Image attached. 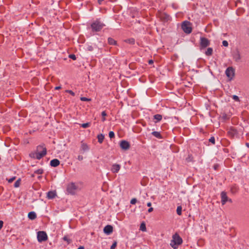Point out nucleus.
<instances>
[{"label": "nucleus", "mask_w": 249, "mask_h": 249, "mask_svg": "<svg viewBox=\"0 0 249 249\" xmlns=\"http://www.w3.org/2000/svg\"><path fill=\"white\" fill-rule=\"evenodd\" d=\"M104 138H105L104 135H103L102 134H99L97 136L98 142L100 143H102L103 142Z\"/></svg>", "instance_id": "nucleus-17"}, {"label": "nucleus", "mask_w": 249, "mask_h": 249, "mask_svg": "<svg viewBox=\"0 0 249 249\" xmlns=\"http://www.w3.org/2000/svg\"><path fill=\"white\" fill-rule=\"evenodd\" d=\"M162 115L159 114H156L154 116V119L157 120V121L155 122L156 123L160 121L162 119Z\"/></svg>", "instance_id": "nucleus-19"}, {"label": "nucleus", "mask_w": 249, "mask_h": 249, "mask_svg": "<svg viewBox=\"0 0 249 249\" xmlns=\"http://www.w3.org/2000/svg\"><path fill=\"white\" fill-rule=\"evenodd\" d=\"M209 141L211 142L212 143H213V144H215V138L214 137H211L209 140Z\"/></svg>", "instance_id": "nucleus-29"}, {"label": "nucleus", "mask_w": 249, "mask_h": 249, "mask_svg": "<svg viewBox=\"0 0 249 249\" xmlns=\"http://www.w3.org/2000/svg\"><path fill=\"white\" fill-rule=\"evenodd\" d=\"M80 189L78 185L73 182L69 183L67 187V192L71 195L76 194V192L80 190Z\"/></svg>", "instance_id": "nucleus-4"}, {"label": "nucleus", "mask_w": 249, "mask_h": 249, "mask_svg": "<svg viewBox=\"0 0 249 249\" xmlns=\"http://www.w3.org/2000/svg\"><path fill=\"white\" fill-rule=\"evenodd\" d=\"M147 206L148 207H150V206H151V202H148V203H147Z\"/></svg>", "instance_id": "nucleus-45"}, {"label": "nucleus", "mask_w": 249, "mask_h": 249, "mask_svg": "<svg viewBox=\"0 0 249 249\" xmlns=\"http://www.w3.org/2000/svg\"><path fill=\"white\" fill-rule=\"evenodd\" d=\"M236 191V187H233L231 188V191L232 193L235 192Z\"/></svg>", "instance_id": "nucleus-40"}, {"label": "nucleus", "mask_w": 249, "mask_h": 249, "mask_svg": "<svg viewBox=\"0 0 249 249\" xmlns=\"http://www.w3.org/2000/svg\"><path fill=\"white\" fill-rule=\"evenodd\" d=\"M61 88V87L60 86H57V87H55L54 89L55 90H58V89H60Z\"/></svg>", "instance_id": "nucleus-44"}, {"label": "nucleus", "mask_w": 249, "mask_h": 249, "mask_svg": "<svg viewBox=\"0 0 249 249\" xmlns=\"http://www.w3.org/2000/svg\"><path fill=\"white\" fill-rule=\"evenodd\" d=\"M125 41L129 44H133L135 42V40L133 38H130L126 40Z\"/></svg>", "instance_id": "nucleus-26"}, {"label": "nucleus", "mask_w": 249, "mask_h": 249, "mask_svg": "<svg viewBox=\"0 0 249 249\" xmlns=\"http://www.w3.org/2000/svg\"><path fill=\"white\" fill-rule=\"evenodd\" d=\"M246 145L249 147V143H246Z\"/></svg>", "instance_id": "nucleus-50"}, {"label": "nucleus", "mask_w": 249, "mask_h": 249, "mask_svg": "<svg viewBox=\"0 0 249 249\" xmlns=\"http://www.w3.org/2000/svg\"><path fill=\"white\" fill-rule=\"evenodd\" d=\"M89 125H90V124L89 123H87L82 124L81 126L82 127H83L84 128H86L89 127Z\"/></svg>", "instance_id": "nucleus-27"}, {"label": "nucleus", "mask_w": 249, "mask_h": 249, "mask_svg": "<svg viewBox=\"0 0 249 249\" xmlns=\"http://www.w3.org/2000/svg\"><path fill=\"white\" fill-rule=\"evenodd\" d=\"M77 249H84V248L82 246L80 247Z\"/></svg>", "instance_id": "nucleus-49"}, {"label": "nucleus", "mask_w": 249, "mask_h": 249, "mask_svg": "<svg viewBox=\"0 0 249 249\" xmlns=\"http://www.w3.org/2000/svg\"><path fill=\"white\" fill-rule=\"evenodd\" d=\"M63 239H64L65 241H68L67 237H66V236L64 237Z\"/></svg>", "instance_id": "nucleus-47"}, {"label": "nucleus", "mask_w": 249, "mask_h": 249, "mask_svg": "<svg viewBox=\"0 0 249 249\" xmlns=\"http://www.w3.org/2000/svg\"><path fill=\"white\" fill-rule=\"evenodd\" d=\"M104 232L106 234L109 235L113 232V227L110 225L106 226L104 228Z\"/></svg>", "instance_id": "nucleus-12"}, {"label": "nucleus", "mask_w": 249, "mask_h": 249, "mask_svg": "<svg viewBox=\"0 0 249 249\" xmlns=\"http://www.w3.org/2000/svg\"><path fill=\"white\" fill-rule=\"evenodd\" d=\"M183 31L187 34H190L192 32V28L190 26V23L189 21H185L182 24Z\"/></svg>", "instance_id": "nucleus-6"}, {"label": "nucleus", "mask_w": 249, "mask_h": 249, "mask_svg": "<svg viewBox=\"0 0 249 249\" xmlns=\"http://www.w3.org/2000/svg\"><path fill=\"white\" fill-rule=\"evenodd\" d=\"M3 221L0 220V230H1V229L2 228V227L3 226Z\"/></svg>", "instance_id": "nucleus-41"}, {"label": "nucleus", "mask_w": 249, "mask_h": 249, "mask_svg": "<svg viewBox=\"0 0 249 249\" xmlns=\"http://www.w3.org/2000/svg\"><path fill=\"white\" fill-rule=\"evenodd\" d=\"M189 160H190V159H188V160H187L188 161H190Z\"/></svg>", "instance_id": "nucleus-51"}, {"label": "nucleus", "mask_w": 249, "mask_h": 249, "mask_svg": "<svg viewBox=\"0 0 249 249\" xmlns=\"http://www.w3.org/2000/svg\"><path fill=\"white\" fill-rule=\"evenodd\" d=\"M77 159H78L79 160H83V156H82L79 155V156H78Z\"/></svg>", "instance_id": "nucleus-39"}, {"label": "nucleus", "mask_w": 249, "mask_h": 249, "mask_svg": "<svg viewBox=\"0 0 249 249\" xmlns=\"http://www.w3.org/2000/svg\"><path fill=\"white\" fill-rule=\"evenodd\" d=\"M108 43L110 45H115L116 44V41L111 37H109L108 38Z\"/></svg>", "instance_id": "nucleus-22"}, {"label": "nucleus", "mask_w": 249, "mask_h": 249, "mask_svg": "<svg viewBox=\"0 0 249 249\" xmlns=\"http://www.w3.org/2000/svg\"><path fill=\"white\" fill-rule=\"evenodd\" d=\"M221 203L223 205H225V203L228 201L231 202V199H228V197L227 196V194L225 192H222L221 193Z\"/></svg>", "instance_id": "nucleus-9"}, {"label": "nucleus", "mask_w": 249, "mask_h": 249, "mask_svg": "<svg viewBox=\"0 0 249 249\" xmlns=\"http://www.w3.org/2000/svg\"><path fill=\"white\" fill-rule=\"evenodd\" d=\"M137 199L135 198H132L130 201V203L131 204H135L137 202Z\"/></svg>", "instance_id": "nucleus-33"}, {"label": "nucleus", "mask_w": 249, "mask_h": 249, "mask_svg": "<svg viewBox=\"0 0 249 249\" xmlns=\"http://www.w3.org/2000/svg\"><path fill=\"white\" fill-rule=\"evenodd\" d=\"M210 41L206 38L204 37H200V45L201 49L205 48L210 45Z\"/></svg>", "instance_id": "nucleus-8"}, {"label": "nucleus", "mask_w": 249, "mask_h": 249, "mask_svg": "<svg viewBox=\"0 0 249 249\" xmlns=\"http://www.w3.org/2000/svg\"><path fill=\"white\" fill-rule=\"evenodd\" d=\"M182 212V207L181 206H178L177 209V213L178 215H181Z\"/></svg>", "instance_id": "nucleus-24"}, {"label": "nucleus", "mask_w": 249, "mask_h": 249, "mask_svg": "<svg viewBox=\"0 0 249 249\" xmlns=\"http://www.w3.org/2000/svg\"><path fill=\"white\" fill-rule=\"evenodd\" d=\"M66 92H68L69 93H70V94H71V95L72 96H74L75 95V93L74 92H73L72 90H66Z\"/></svg>", "instance_id": "nucleus-34"}, {"label": "nucleus", "mask_w": 249, "mask_h": 249, "mask_svg": "<svg viewBox=\"0 0 249 249\" xmlns=\"http://www.w3.org/2000/svg\"><path fill=\"white\" fill-rule=\"evenodd\" d=\"M117 245L116 242H114L111 246L110 249H114Z\"/></svg>", "instance_id": "nucleus-37"}, {"label": "nucleus", "mask_w": 249, "mask_h": 249, "mask_svg": "<svg viewBox=\"0 0 249 249\" xmlns=\"http://www.w3.org/2000/svg\"><path fill=\"white\" fill-rule=\"evenodd\" d=\"M20 184V179H18V180H17L15 183H14V187H18L19 186V185Z\"/></svg>", "instance_id": "nucleus-28"}, {"label": "nucleus", "mask_w": 249, "mask_h": 249, "mask_svg": "<svg viewBox=\"0 0 249 249\" xmlns=\"http://www.w3.org/2000/svg\"><path fill=\"white\" fill-rule=\"evenodd\" d=\"M153 211V208H152V207H150V208L148 209V213H151L152 212V211Z\"/></svg>", "instance_id": "nucleus-43"}, {"label": "nucleus", "mask_w": 249, "mask_h": 249, "mask_svg": "<svg viewBox=\"0 0 249 249\" xmlns=\"http://www.w3.org/2000/svg\"><path fill=\"white\" fill-rule=\"evenodd\" d=\"M105 26L100 19L94 20L90 25L91 30L93 32H100Z\"/></svg>", "instance_id": "nucleus-3"}, {"label": "nucleus", "mask_w": 249, "mask_h": 249, "mask_svg": "<svg viewBox=\"0 0 249 249\" xmlns=\"http://www.w3.org/2000/svg\"><path fill=\"white\" fill-rule=\"evenodd\" d=\"M213 50L212 48H208L207 51L205 52V54L207 56H210L212 54Z\"/></svg>", "instance_id": "nucleus-20"}, {"label": "nucleus", "mask_w": 249, "mask_h": 249, "mask_svg": "<svg viewBox=\"0 0 249 249\" xmlns=\"http://www.w3.org/2000/svg\"><path fill=\"white\" fill-rule=\"evenodd\" d=\"M47 153V149L44 145H40L37 146L36 151L31 152L29 156L31 158L40 160L45 156Z\"/></svg>", "instance_id": "nucleus-1"}, {"label": "nucleus", "mask_w": 249, "mask_h": 249, "mask_svg": "<svg viewBox=\"0 0 249 249\" xmlns=\"http://www.w3.org/2000/svg\"><path fill=\"white\" fill-rule=\"evenodd\" d=\"M225 74L229 81H231L235 76V69L232 67H228L225 71Z\"/></svg>", "instance_id": "nucleus-5"}, {"label": "nucleus", "mask_w": 249, "mask_h": 249, "mask_svg": "<svg viewBox=\"0 0 249 249\" xmlns=\"http://www.w3.org/2000/svg\"><path fill=\"white\" fill-rule=\"evenodd\" d=\"M109 137L110 138H113L115 137V134H114V133L113 132V131H110L109 132Z\"/></svg>", "instance_id": "nucleus-32"}, {"label": "nucleus", "mask_w": 249, "mask_h": 249, "mask_svg": "<svg viewBox=\"0 0 249 249\" xmlns=\"http://www.w3.org/2000/svg\"><path fill=\"white\" fill-rule=\"evenodd\" d=\"M56 193L53 191H49L48 192L47 197L48 199H53L56 196Z\"/></svg>", "instance_id": "nucleus-15"}, {"label": "nucleus", "mask_w": 249, "mask_h": 249, "mask_svg": "<svg viewBox=\"0 0 249 249\" xmlns=\"http://www.w3.org/2000/svg\"><path fill=\"white\" fill-rule=\"evenodd\" d=\"M36 217V214L34 212H31L28 213V218L31 220H34Z\"/></svg>", "instance_id": "nucleus-16"}, {"label": "nucleus", "mask_w": 249, "mask_h": 249, "mask_svg": "<svg viewBox=\"0 0 249 249\" xmlns=\"http://www.w3.org/2000/svg\"><path fill=\"white\" fill-rule=\"evenodd\" d=\"M232 98L235 101H239V97L236 95H233Z\"/></svg>", "instance_id": "nucleus-38"}, {"label": "nucleus", "mask_w": 249, "mask_h": 249, "mask_svg": "<svg viewBox=\"0 0 249 249\" xmlns=\"http://www.w3.org/2000/svg\"><path fill=\"white\" fill-rule=\"evenodd\" d=\"M189 160H190V159H188V160H187L188 161H190Z\"/></svg>", "instance_id": "nucleus-52"}, {"label": "nucleus", "mask_w": 249, "mask_h": 249, "mask_svg": "<svg viewBox=\"0 0 249 249\" xmlns=\"http://www.w3.org/2000/svg\"><path fill=\"white\" fill-rule=\"evenodd\" d=\"M60 164V161L58 160L55 159L51 160L50 165L52 167H57Z\"/></svg>", "instance_id": "nucleus-14"}, {"label": "nucleus", "mask_w": 249, "mask_h": 249, "mask_svg": "<svg viewBox=\"0 0 249 249\" xmlns=\"http://www.w3.org/2000/svg\"><path fill=\"white\" fill-rule=\"evenodd\" d=\"M37 238L39 242H42L46 241L48 236L46 233L44 231H39L37 232Z\"/></svg>", "instance_id": "nucleus-7"}, {"label": "nucleus", "mask_w": 249, "mask_h": 249, "mask_svg": "<svg viewBox=\"0 0 249 249\" xmlns=\"http://www.w3.org/2000/svg\"><path fill=\"white\" fill-rule=\"evenodd\" d=\"M35 173H36V174L40 175V174H42L43 173V170L42 169H38L35 172Z\"/></svg>", "instance_id": "nucleus-31"}, {"label": "nucleus", "mask_w": 249, "mask_h": 249, "mask_svg": "<svg viewBox=\"0 0 249 249\" xmlns=\"http://www.w3.org/2000/svg\"><path fill=\"white\" fill-rule=\"evenodd\" d=\"M80 100L82 101H90L91 100V99L85 97H82L80 98Z\"/></svg>", "instance_id": "nucleus-30"}, {"label": "nucleus", "mask_w": 249, "mask_h": 249, "mask_svg": "<svg viewBox=\"0 0 249 249\" xmlns=\"http://www.w3.org/2000/svg\"><path fill=\"white\" fill-rule=\"evenodd\" d=\"M153 63V61L152 60H149V64H152Z\"/></svg>", "instance_id": "nucleus-46"}, {"label": "nucleus", "mask_w": 249, "mask_h": 249, "mask_svg": "<svg viewBox=\"0 0 249 249\" xmlns=\"http://www.w3.org/2000/svg\"><path fill=\"white\" fill-rule=\"evenodd\" d=\"M232 56L233 59L236 62H239L241 60V56L240 55V53L238 50H236L234 51L232 53Z\"/></svg>", "instance_id": "nucleus-10"}, {"label": "nucleus", "mask_w": 249, "mask_h": 249, "mask_svg": "<svg viewBox=\"0 0 249 249\" xmlns=\"http://www.w3.org/2000/svg\"><path fill=\"white\" fill-rule=\"evenodd\" d=\"M120 168H121L120 165H119L118 164L115 163L112 165V167L111 168V171L113 173H116L119 171V170H120Z\"/></svg>", "instance_id": "nucleus-13"}, {"label": "nucleus", "mask_w": 249, "mask_h": 249, "mask_svg": "<svg viewBox=\"0 0 249 249\" xmlns=\"http://www.w3.org/2000/svg\"><path fill=\"white\" fill-rule=\"evenodd\" d=\"M182 242L183 240L181 237L176 233L172 236V239L171 240L170 245L173 249H177Z\"/></svg>", "instance_id": "nucleus-2"}, {"label": "nucleus", "mask_w": 249, "mask_h": 249, "mask_svg": "<svg viewBox=\"0 0 249 249\" xmlns=\"http://www.w3.org/2000/svg\"><path fill=\"white\" fill-rule=\"evenodd\" d=\"M101 115L102 116V120L103 122H104L106 120L105 117L107 115V114L105 111H102Z\"/></svg>", "instance_id": "nucleus-25"}, {"label": "nucleus", "mask_w": 249, "mask_h": 249, "mask_svg": "<svg viewBox=\"0 0 249 249\" xmlns=\"http://www.w3.org/2000/svg\"><path fill=\"white\" fill-rule=\"evenodd\" d=\"M152 135H153L154 137L158 138V139H161L162 138L161 134H160V133L159 132L153 131V132H152Z\"/></svg>", "instance_id": "nucleus-18"}, {"label": "nucleus", "mask_w": 249, "mask_h": 249, "mask_svg": "<svg viewBox=\"0 0 249 249\" xmlns=\"http://www.w3.org/2000/svg\"><path fill=\"white\" fill-rule=\"evenodd\" d=\"M15 179V178H11L8 180V182L10 183H11L13 181V180Z\"/></svg>", "instance_id": "nucleus-42"}, {"label": "nucleus", "mask_w": 249, "mask_h": 249, "mask_svg": "<svg viewBox=\"0 0 249 249\" xmlns=\"http://www.w3.org/2000/svg\"><path fill=\"white\" fill-rule=\"evenodd\" d=\"M81 149L84 151H86L88 150L89 148L87 144L83 143L81 144Z\"/></svg>", "instance_id": "nucleus-21"}, {"label": "nucleus", "mask_w": 249, "mask_h": 249, "mask_svg": "<svg viewBox=\"0 0 249 249\" xmlns=\"http://www.w3.org/2000/svg\"><path fill=\"white\" fill-rule=\"evenodd\" d=\"M120 146L122 149L128 150L130 148L129 143L125 140H122L120 142Z\"/></svg>", "instance_id": "nucleus-11"}, {"label": "nucleus", "mask_w": 249, "mask_h": 249, "mask_svg": "<svg viewBox=\"0 0 249 249\" xmlns=\"http://www.w3.org/2000/svg\"><path fill=\"white\" fill-rule=\"evenodd\" d=\"M140 229V230H141V231H146V228L145 224L144 223H142L141 224Z\"/></svg>", "instance_id": "nucleus-23"}, {"label": "nucleus", "mask_w": 249, "mask_h": 249, "mask_svg": "<svg viewBox=\"0 0 249 249\" xmlns=\"http://www.w3.org/2000/svg\"><path fill=\"white\" fill-rule=\"evenodd\" d=\"M103 0H98V1L99 4H101Z\"/></svg>", "instance_id": "nucleus-48"}, {"label": "nucleus", "mask_w": 249, "mask_h": 249, "mask_svg": "<svg viewBox=\"0 0 249 249\" xmlns=\"http://www.w3.org/2000/svg\"><path fill=\"white\" fill-rule=\"evenodd\" d=\"M69 57L73 60H75L76 59V56L74 54H70L69 55Z\"/></svg>", "instance_id": "nucleus-36"}, {"label": "nucleus", "mask_w": 249, "mask_h": 249, "mask_svg": "<svg viewBox=\"0 0 249 249\" xmlns=\"http://www.w3.org/2000/svg\"><path fill=\"white\" fill-rule=\"evenodd\" d=\"M222 44L225 47H227L228 46V42L226 40H224L222 42Z\"/></svg>", "instance_id": "nucleus-35"}]
</instances>
